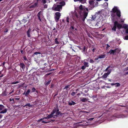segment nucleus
<instances>
[{
	"mask_svg": "<svg viewBox=\"0 0 128 128\" xmlns=\"http://www.w3.org/2000/svg\"><path fill=\"white\" fill-rule=\"evenodd\" d=\"M30 90H28L26 92V93L25 94V95L26 96H27V95L29 94L30 92Z\"/></svg>",
	"mask_w": 128,
	"mask_h": 128,
	"instance_id": "412c9836",
	"label": "nucleus"
},
{
	"mask_svg": "<svg viewBox=\"0 0 128 128\" xmlns=\"http://www.w3.org/2000/svg\"><path fill=\"white\" fill-rule=\"evenodd\" d=\"M40 54L41 55H42V54L40 52H34L32 56H35L36 57H38L40 56Z\"/></svg>",
	"mask_w": 128,
	"mask_h": 128,
	"instance_id": "39448f33",
	"label": "nucleus"
},
{
	"mask_svg": "<svg viewBox=\"0 0 128 128\" xmlns=\"http://www.w3.org/2000/svg\"><path fill=\"white\" fill-rule=\"evenodd\" d=\"M31 29L30 28L27 31V35L28 37H30V33L31 32Z\"/></svg>",
	"mask_w": 128,
	"mask_h": 128,
	"instance_id": "9d476101",
	"label": "nucleus"
},
{
	"mask_svg": "<svg viewBox=\"0 0 128 128\" xmlns=\"http://www.w3.org/2000/svg\"><path fill=\"white\" fill-rule=\"evenodd\" d=\"M118 10L117 8L116 7H114L112 9V11L114 13L116 12Z\"/></svg>",
	"mask_w": 128,
	"mask_h": 128,
	"instance_id": "ddd939ff",
	"label": "nucleus"
},
{
	"mask_svg": "<svg viewBox=\"0 0 128 128\" xmlns=\"http://www.w3.org/2000/svg\"><path fill=\"white\" fill-rule=\"evenodd\" d=\"M52 114L53 116H52L53 118H56L57 116L56 115V114H54L53 111V112H52Z\"/></svg>",
	"mask_w": 128,
	"mask_h": 128,
	"instance_id": "a878e982",
	"label": "nucleus"
},
{
	"mask_svg": "<svg viewBox=\"0 0 128 128\" xmlns=\"http://www.w3.org/2000/svg\"><path fill=\"white\" fill-rule=\"evenodd\" d=\"M15 100H19L20 99V98H14Z\"/></svg>",
	"mask_w": 128,
	"mask_h": 128,
	"instance_id": "09e8293b",
	"label": "nucleus"
},
{
	"mask_svg": "<svg viewBox=\"0 0 128 128\" xmlns=\"http://www.w3.org/2000/svg\"><path fill=\"white\" fill-rule=\"evenodd\" d=\"M84 113H88L89 112H86V111H84Z\"/></svg>",
	"mask_w": 128,
	"mask_h": 128,
	"instance_id": "774afa93",
	"label": "nucleus"
},
{
	"mask_svg": "<svg viewBox=\"0 0 128 128\" xmlns=\"http://www.w3.org/2000/svg\"><path fill=\"white\" fill-rule=\"evenodd\" d=\"M38 5L37 2L35 3L34 4L32 5L30 7V8H34L35 7Z\"/></svg>",
	"mask_w": 128,
	"mask_h": 128,
	"instance_id": "a211bd4d",
	"label": "nucleus"
},
{
	"mask_svg": "<svg viewBox=\"0 0 128 128\" xmlns=\"http://www.w3.org/2000/svg\"><path fill=\"white\" fill-rule=\"evenodd\" d=\"M117 26V28H118V29H120L122 27V25L121 24H119L118 23V22H117V24H116V26Z\"/></svg>",
	"mask_w": 128,
	"mask_h": 128,
	"instance_id": "9b49d317",
	"label": "nucleus"
},
{
	"mask_svg": "<svg viewBox=\"0 0 128 128\" xmlns=\"http://www.w3.org/2000/svg\"><path fill=\"white\" fill-rule=\"evenodd\" d=\"M84 66L86 67H88V63L87 62H84Z\"/></svg>",
	"mask_w": 128,
	"mask_h": 128,
	"instance_id": "bb28decb",
	"label": "nucleus"
},
{
	"mask_svg": "<svg viewBox=\"0 0 128 128\" xmlns=\"http://www.w3.org/2000/svg\"><path fill=\"white\" fill-rule=\"evenodd\" d=\"M70 86V85H68V86H65V88H64V89H66V90L67 88H68Z\"/></svg>",
	"mask_w": 128,
	"mask_h": 128,
	"instance_id": "cd10ccee",
	"label": "nucleus"
},
{
	"mask_svg": "<svg viewBox=\"0 0 128 128\" xmlns=\"http://www.w3.org/2000/svg\"><path fill=\"white\" fill-rule=\"evenodd\" d=\"M19 106H14V108H15L16 107H18Z\"/></svg>",
	"mask_w": 128,
	"mask_h": 128,
	"instance_id": "864d4df0",
	"label": "nucleus"
},
{
	"mask_svg": "<svg viewBox=\"0 0 128 128\" xmlns=\"http://www.w3.org/2000/svg\"><path fill=\"white\" fill-rule=\"evenodd\" d=\"M40 12L41 11H40L39 12H38L37 14L38 16H40Z\"/></svg>",
	"mask_w": 128,
	"mask_h": 128,
	"instance_id": "58836bf2",
	"label": "nucleus"
},
{
	"mask_svg": "<svg viewBox=\"0 0 128 128\" xmlns=\"http://www.w3.org/2000/svg\"><path fill=\"white\" fill-rule=\"evenodd\" d=\"M124 39L126 40H128V35L126 36Z\"/></svg>",
	"mask_w": 128,
	"mask_h": 128,
	"instance_id": "2f4dec72",
	"label": "nucleus"
},
{
	"mask_svg": "<svg viewBox=\"0 0 128 128\" xmlns=\"http://www.w3.org/2000/svg\"><path fill=\"white\" fill-rule=\"evenodd\" d=\"M75 94L76 93L75 92H73L71 93V94L72 96H74Z\"/></svg>",
	"mask_w": 128,
	"mask_h": 128,
	"instance_id": "e433bc0d",
	"label": "nucleus"
},
{
	"mask_svg": "<svg viewBox=\"0 0 128 128\" xmlns=\"http://www.w3.org/2000/svg\"><path fill=\"white\" fill-rule=\"evenodd\" d=\"M110 72H108L105 73L102 76V77L104 78H106L108 75L110 73Z\"/></svg>",
	"mask_w": 128,
	"mask_h": 128,
	"instance_id": "6e6552de",
	"label": "nucleus"
},
{
	"mask_svg": "<svg viewBox=\"0 0 128 128\" xmlns=\"http://www.w3.org/2000/svg\"><path fill=\"white\" fill-rule=\"evenodd\" d=\"M92 20H94L95 19V18H94L92 16Z\"/></svg>",
	"mask_w": 128,
	"mask_h": 128,
	"instance_id": "13d9d810",
	"label": "nucleus"
},
{
	"mask_svg": "<svg viewBox=\"0 0 128 128\" xmlns=\"http://www.w3.org/2000/svg\"><path fill=\"white\" fill-rule=\"evenodd\" d=\"M55 14V20L56 22H58V21L61 16L60 13L59 12H57Z\"/></svg>",
	"mask_w": 128,
	"mask_h": 128,
	"instance_id": "7ed1b4c3",
	"label": "nucleus"
},
{
	"mask_svg": "<svg viewBox=\"0 0 128 128\" xmlns=\"http://www.w3.org/2000/svg\"><path fill=\"white\" fill-rule=\"evenodd\" d=\"M18 81H16V82H12V84H16L17 83H18Z\"/></svg>",
	"mask_w": 128,
	"mask_h": 128,
	"instance_id": "4c0bfd02",
	"label": "nucleus"
},
{
	"mask_svg": "<svg viewBox=\"0 0 128 128\" xmlns=\"http://www.w3.org/2000/svg\"><path fill=\"white\" fill-rule=\"evenodd\" d=\"M86 10L87 11H88V8H86Z\"/></svg>",
	"mask_w": 128,
	"mask_h": 128,
	"instance_id": "052dcab7",
	"label": "nucleus"
},
{
	"mask_svg": "<svg viewBox=\"0 0 128 128\" xmlns=\"http://www.w3.org/2000/svg\"><path fill=\"white\" fill-rule=\"evenodd\" d=\"M28 106L29 107H30L31 106V105L30 104H28L25 106Z\"/></svg>",
	"mask_w": 128,
	"mask_h": 128,
	"instance_id": "72a5a7b5",
	"label": "nucleus"
},
{
	"mask_svg": "<svg viewBox=\"0 0 128 128\" xmlns=\"http://www.w3.org/2000/svg\"><path fill=\"white\" fill-rule=\"evenodd\" d=\"M48 6L46 4H45L44 6V8H46Z\"/></svg>",
	"mask_w": 128,
	"mask_h": 128,
	"instance_id": "c03bdc74",
	"label": "nucleus"
},
{
	"mask_svg": "<svg viewBox=\"0 0 128 128\" xmlns=\"http://www.w3.org/2000/svg\"><path fill=\"white\" fill-rule=\"evenodd\" d=\"M115 84L116 85V86H120V84L119 83H115Z\"/></svg>",
	"mask_w": 128,
	"mask_h": 128,
	"instance_id": "473e14b6",
	"label": "nucleus"
},
{
	"mask_svg": "<svg viewBox=\"0 0 128 128\" xmlns=\"http://www.w3.org/2000/svg\"><path fill=\"white\" fill-rule=\"evenodd\" d=\"M94 118H90L89 119H88V120H90V121H92V120L94 119Z\"/></svg>",
	"mask_w": 128,
	"mask_h": 128,
	"instance_id": "37998d69",
	"label": "nucleus"
},
{
	"mask_svg": "<svg viewBox=\"0 0 128 128\" xmlns=\"http://www.w3.org/2000/svg\"><path fill=\"white\" fill-rule=\"evenodd\" d=\"M50 80H49L45 84L46 85H48L50 83Z\"/></svg>",
	"mask_w": 128,
	"mask_h": 128,
	"instance_id": "c85d7f7f",
	"label": "nucleus"
},
{
	"mask_svg": "<svg viewBox=\"0 0 128 128\" xmlns=\"http://www.w3.org/2000/svg\"><path fill=\"white\" fill-rule=\"evenodd\" d=\"M74 29V28L73 26H71L70 28V30H72Z\"/></svg>",
	"mask_w": 128,
	"mask_h": 128,
	"instance_id": "f704fd0d",
	"label": "nucleus"
},
{
	"mask_svg": "<svg viewBox=\"0 0 128 128\" xmlns=\"http://www.w3.org/2000/svg\"><path fill=\"white\" fill-rule=\"evenodd\" d=\"M126 33H128V28H126Z\"/></svg>",
	"mask_w": 128,
	"mask_h": 128,
	"instance_id": "49530a36",
	"label": "nucleus"
},
{
	"mask_svg": "<svg viewBox=\"0 0 128 128\" xmlns=\"http://www.w3.org/2000/svg\"><path fill=\"white\" fill-rule=\"evenodd\" d=\"M111 85L112 86H113V85H116V84H115H115L112 83V84H111Z\"/></svg>",
	"mask_w": 128,
	"mask_h": 128,
	"instance_id": "3c124183",
	"label": "nucleus"
},
{
	"mask_svg": "<svg viewBox=\"0 0 128 128\" xmlns=\"http://www.w3.org/2000/svg\"><path fill=\"white\" fill-rule=\"evenodd\" d=\"M58 39L57 38H56L55 39V42L56 44H58L59 43V42L57 40Z\"/></svg>",
	"mask_w": 128,
	"mask_h": 128,
	"instance_id": "c756f323",
	"label": "nucleus"
},
{
	"mask_svg": "<svg viewBox=\"0 0 128 128\" xmlns=\"http://www.w3.org/2000/svg\"><path fill=\"white\" fill-rule=\"evenodd\" d=\"M109 68V67H108V68H107L106 69V71L108 70V68Z\"/></svg>",
	"mask_w": 128,
	"mask_h": 128,
	"instance_id": "e2e57ef3",
	"label": "nucleus"
},
{
	"mask_svg": "<svg viewBox=\"0 0 128 128\" xmlns=\"http://www.w3.org/2000/svg\"><path fill=\"white\" fill-rule=\"evenodd\" d=\"M120 51L119 50H117L116 51V52H117V53H118Z\"/></svg>",
	"mask_w": 128,
	"mask_h": 128,
	"instance_id": "338daca9",
	"label": "nucleus"
},
{
	"mask_svg": "<svg viewBox=\"0 0 128 128\" xmlns=\"http://www.w3.org/2000/svg\"><path fill=\"white\" fill-rule=\"evenodd\" d=\"M62 6L60 4H54L52 8L53 10L58 11H60V10L62 9Z\"/></svg>",
	"mask_w": 128,
	"mask_h": 128,
	"instance_id": "f03ea898",
	"label": "nucleus"
},
{
	"mask_svg": "<svg viewBox=\"0 0 128 128\" xmlns=\"http://www.w3.org/2000/svg\"><path fill=\"white\" fill-rule=\"evenodd\" d=\"M116 12V15L120 17V10H118Z\"/></svg>",
	"mask_w": 128,
	"mask_h": 128,
	"instance_id": "dca6fc26",
	"label": "nucleus"
},
{
	"mask_svg": "<svg viewBox=\"0 0 128 128\" xmlns=\"http://www.w3.org/2000/svg\"><path fill=\"white\" fill-rule=\"evenodd\" d=\"M84 7H83V6L82 5H81L79 6V8L80 10V12L79 14L80 16V17L82 19V20L84 22L85 19L86 18L87 16L88 13L87 12H84L83 13H82V10H84Z\"/></svg>",
	"mask_w": 128,
	"mask_h": 128,
	"instance_id": "f257e3e1",
	"label": "nucleus"
},
{
	"mask_svg": "<svg viewBox=\"0 0 128 128\" xmlns=\"http://www.w3.org/2000/svg\"><path fill=\"white\" fill-rule=\"evenodd\" d=\"M8 30L7 29H6V30H5V32H8Z\"/></svg>",
	"mask_w": 128,
	"mask_h": 128,
	"instance_id": "680f3d73",
	"label": "nucleus"
},
{
	"mask_svg": "<svg viewBox=\"0 0 128 128\" xmlns=\"http://www.w3.org/2000/svg\"><path fill=\"white\" fill-rule=\"evenodd\" d=\"M123 28L126 29L128 28V25H127L126 24H124L123 26Z\"/></svg>",
	"mask_w": 128,
	"mask_h": 128,
	"instance_id": "b1692460",
	"label": "nucleus"
},
{
	"mask_svg": "<svg viewBox=\"0 0 128 128\" xmlns=\"http://www.w3.org/2000/svg\"><path fill=\"white\" fill-rule=\"evenodd\" d=\"M86 68V67L84 66H82L81 68L82 70H84Z\"/></svg>",
	"mask_w": 128,
	"mask_h": 128,
	"instance_id": "c9c22d12",
	"label": "nucleus"
},
{
	"mask_svg": "<svg viewBox=\"0 0 128 128\" xmlns=\"http://www.w3.org/2000/svg\"><path fill=\"white\" fill-rule=\"evenodd\" d=\"M107 46L106 47V49L107 50L108 49V48L110 46L108 44H107Z\"/></svg>",
	"mask_w": 128,
	"mask_h": 128,
	"instance_id": "a18cd8bd",
	"label": "nucleus"
},
{
	"mask_svg": "<svg viewBox=\"0 0 128 128\" xmlns=\"http://www.w3.org/2000/svg\"><path fill=\"white\" fill-rule=\"evenodd\" d=\"M118 49H116L114 50H111L108 52V54L110 53V54H114V53L116 52V51L118 50Z\"/></svg>",
	"mask_w": 128,
	"mask_h": 128,
	"instance_id": "423d86ee",
	"label": "nucleus"
},
{
	"mask_svg": "<svg viewBox=\"0 0 128 128\" xmlns=\"http://www.w3.org/2000/svg\"><path fill=\"white\" fill-rule=\"evenodd\" d=\"M20 66L21 68H22L23 70V71L24 70V69L25 68V66L24 64L20 63Z\"/></svg>",
	"mask_w": 128,
	"mask_h": 128,
	"instance_id": "1a4fd4ad",
	"label": "nucleus"
},
{
	"mask_svg": "<svg viewBox=\"0 0 128 128\" xmlns=\"http://www.w3.org/2000/svg\"><path fill=\"white\" fill-rule=\"evenodd\" d=\"M117 24V22L116 21L114 22V25L112 28V29L113 30H114V31H116V24Z\"/></svg>",
	"mask_w": 128,
	"mask_h": 128,
	"instance_id": "0eeeda50",
	"label": "nucleus"
},
{
	"mask_svg": "<svg viewBox=\"0 0 128 128\" xmlns=\"http://www.w3.org/2000/svg\"><path fill=\"white\" fill-rule=\"evenodd\" d=\"M48 118V116L47 117H44V118H41L39 120H38V122H40V121L43 120V119H48V118Z\"/></svg>",
	"mask_w": 128,
	"mask_h": 128,
	"instance_id": "5701e85b",
	"label": "nucleus"
},
{
	"mask_svg": "<svg viewBox=\"0 0 128 128\" xmlns=\"http://www.w3.org/2000/svg\"><path fill=\"white\" fill-rule=\"evenodd\" d=\"M42 123H47L48 122H45V121H42Z\"/></svg>",
	"mask_w": 128,
	"mask_h": 128,
	"instance_id": "de8ad7c7",
	"label": "nucleus"
},
{
	"mask_svg": "<svg viewBox=\"0 0 128 128\" xmlns=\"http://www.w3.org/2000/svg\"><path fill=\"white\" fill-rule=\"evenodd\" d=\"M4 106L2 105H0V111L2 110L4 108Z\"/></svg>",
	"mask_w": 128,
	"mask_h": 128,
	"instance_id": "4be33fe9",
	"label": "nucleus"
},
{
	"mask_svg": "<svg viewBox=\"0 0 128 128\" xmlns=\"http://www.w3.org/2000/svg\"><path fill=\"white\" fill-rule=\"evenodd\" d=\"M74 1L75 2L78 1V0H74Z\"/></svg>",
	"mask_w": 128,
	"mask_h": 128,
	"instance_id": "69168bd1",
	"label": "nucleus"
},
{
	"mask_svg": "<svg viewBox=\"0 0 128 128\" xmlns=\"http://www.w3.org/2000/svg\"><path fill=\"white\" fill-rule=\"evenodd\" d=\"M76 104V103L72 101H71V102H68V104H69L70 105V106H72V105H74V104Z\"/></svg>",
	"mask_w": 128,
	"mask_h": 128,
	"instance_id": "f3484780",
	"label": "nucleus"
},
{
	"mask_svg": "<svg viewBox=\"0 0 128 128\" xmlns=\"http://www.w3.org/2000/svg\"><path fill=\"white\" fill-rule=\"evenodd\" d=\"M69 19V18H68V17H67V18L66 19V21L67 22H69V21L68 20Z\"/></svg>",
	"mask_w": 128,
	"mask_h": 128,
	"instance_id": "ea45409f",
	"label": "nucleus"
},
{
	"mask_svg": "<svg viewBox=\"0 0 128 128\" xmlns=\"http://www.w3.org/2000/svg\"><path fill=\"white\" fill-rule=\"evenodd\" d=\"M38 19L40 20V21H41V19L40 18V16H38Z\"/></svg>",
	"mask_w": 128,
	"mask_h": 128,
	"instance_id": "8fccbe9b",
	"label": "nucleus"
},
{
	"mask_svg": "<svg viewBox=\"0 0 128 128\" xmlns=\"http://www.w3.org/2000/svg\"><path fill=\"white\" fill-rule=\"evenodd\" d=\"M96 50V49L95 48H93V49H92V51H93V52H94V50Z\"/></svg>",
	"mask_w": 128,
	"mask_h": 128,
	"instance_id": "4d7b16f0",
	"label": "nucleus"
},
{
	"mask_svg": "<svg viewBox=\"0 0 128 128\" xmlns=\"http://www.w3.org/2000/svg\"><path fill=\"white\" fill-rule=\"evenodd\" d=\"M76 16L77 18H78V15L76 14Z\"/></svg>",
	"mask_w": 128,
	"mask_h": 128,
	"instance_id": "6e6d98bb",
	"label": "nucleus"
},
{
	"mask_svg": "<svg viewBox=\"0 0 128 128\" xmlns=\"http://www.w3.org/2000/svg\"><path fill=\"white\" fill-rule=\"evenodd\" d=\"M125 70H128V67L126 68H125Z\"/></svg>",
	"mask_w": 128,
	"mask_h": 128,
	"instance_id": "bf43d9fd",
	"label": "nucleus"
},
{
	"mask_svg": "<svg viewBox=\"0 0 128 128\" xmlns=\"http://www.w3.org/2000/svg\"><path fill=\"white\" fill-rule=\"evenodd\" d=\"M52 116H53L52 114V113L50 114L48 116V118H48V119L52 117Z\"/></svg>",
	"mask_w": 128,
	"mask_h": 128,
	"instance_id": "393cba45",
	"label": "nucleus"
},
{
	"mask_svg": "<svg viewBox=\"0 0 128 128\" xmlns=\"http://www.w3.org/2000/svg\"><path fill=\"white\" fill-rule=\"evenodd\" d=\"M83 0H78V1H79L80 2H82Z\"/></svg>",
	"mask_w": 128,
	"mask_h": 128,
	"instance_id": "603ef678",
	"label": "nucleus"
},
{
	"mask_svg": "<svg viewBox=\"0 0 128 128\" xmlns=\"http://www.w3.org/2000/svg\"><path fill=\"white\" fill-rule=\"evenodd\" d=\"M101 12L100 11H99L97 13L98 14H100Z\"/></svg>",
	"mask_w": 128,
	"mask_h": 128,
	"instance_id": "5fc2aeb1",
	"label": "nucleus"
},
{
	"mask_svg": "<svg viewBox=\"0 0 128 128\" xmlns=\"http://www.w3.org/2000/svg\"><path fill=\"white\" fill-rule=\"evenodd\" d=\"M59 4H60V5L62 6H62H64L65 5L66 3L65 2L63 1H62V2H60Z\"/></svg>",
	"mask_w": 128,
	"mask_h": 128,
	"instance_id": "2eb2a0df",
	"label": "nucleus"
},
{
	"mask_svg": "<svg viewBox=\"0 0 128 128\" xmlns=\"http://www.w3.org/2000/svg\"><path fill=\"white\" fill-rule=\"evenodd\" d=\"M105 54H102L99 55L98 57V58H104L105 57Z\"/></svg>",
	"mask_w": 128,
	"mask_h": 128,
	"instance_id": "f8f14e48",
	"label": "nucleus"
},
{
	"mask_svg": "<svg viewBox=\"0 0 128 128\" xmlns=\"http://www.w3.org/2000/svg\"><path fill=\"white\" fill-rule=\"evenodd\" d=\"M88 99H87L86 98H81L80 100V101L82 102H85L87 101L88 100Z\"/></svg>",
	"mask_w": 128,
	"mask_h": 128,
	"instance_id": "4468645a",
	"label": "nucleus"
},
{
	"mask_svg": "<svg viewBox=\"0 0 128 128\" xmlns=\"http://www.w3.org/2000/svg\"><path fill=\"white\" fill-rule=\"evenodd\" d=\"M90 62L91 63H93L94 62V61L92 60V59H90Z\"/></svg>",
	"mask_w": 128,
	"mask_h": 128,
	"instance_id": "79ce46f5",
	"label": "nucleus"
},
{
	"mask_svg": "<svg viewBox=\"0 0 128 128\" xmlns=\"http://www.w3.org/2000/svg\"><path fill=\"white\" fill-rule=\"evenodd\" d=\"M7 112V110L6 109H5L4 110L0 112V114L4 113H6Z\"/></svg>",
	"mask_w": 128,
	"mask_h": 128,
	"instance_id": "aec40b11",
	"label": "nucleus"
},
{
	"mask_svg": "<svg viewBox=\"0 0 128 128\" xmlns=\"http://www.w3.org/2000/svg\"><path fill=\"white\" fill-rule=\"evenodd\" d=\"M89 3L90 5L92 6L94 4V1L93 0L90 1Z\"/></svg>",
	"mask_w": 128,
	"mask_h": 128,
	"instance_id": "6ab92c4d",
	"label": "nucleus"
},
{
	"mask_svg": "<svg viewBox=\"0 0 128 128\" xmlns=\"http://www.w3.org/2000/svg\"><path fill=\"white\" fill-rule=\"evenodd\" d=\"M54 114H55L57 116H59V115H61L62 114L59 111L58 109H55L53 110Z\"/></svg>",
	"mask_w": 128,
	"mask_h": 128,
	"instance_id": "20e7f679",
	"label": "nucleus"
},
{
	"mask_svg": "<svg viewBox=\"0 0 128 128\" xmlns=\"http://www.w3.org/2000/svg\"><path fill=\"white\" fill-rule=\"evenodd\" d=\"M32 92H34L35 90H36V89L35 88H32Z\"/></svg>",
	"mask_w": 128,
	"mask_h": 128,
	"instance_id": "a19ab883",
	"label": "nucleus"
},
{
	"mask_svg": "<svg viewBox=\"0 0 128 128\" xmlns=\"http://www.w3.org/2000/svg\"><path fill=\"white\" fill-rule=\"evenodd\" d=\"M42 2L44 4H45L46 2V0H42Z\"/></svg>",
	"mask_w": 128,
	"mask_h": 128,
	"instance_id": "7c9ffc66",
	"label": "nucleus"
},
{
	"mask_svg": "<svg viewBox=\"0 0 128 128\" xmlns=\"http://www.w3.org/2000/svg\"><path fill=\"white\" fill-rule=\"evenodd\" d=\"M2 115L1 114H0V118H2Z\"/></svg>",
	"mask_w": 128,
	"mask_h": 128,
	"instance_id": "0e129e2a",
	"label": "nucleus"
}]
</instances>
